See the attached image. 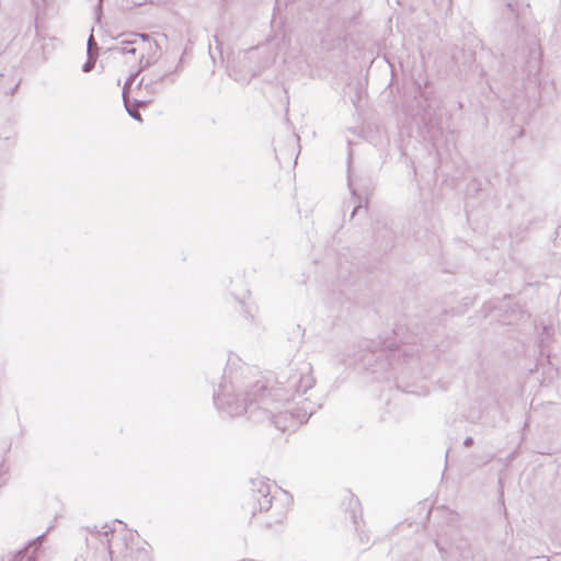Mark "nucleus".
<instances>
[{
    "mask_svg": "<svg viewBox=\"0 0 561 561\" xmlns=\"http://www.w3.org/2000/svg\"><path fill=\"white\" fill-rule=\"evenodd\" d=\"M94 48H98V44L94 41L93 36L91 35L89 41H88V55H92V50Z\"/></svg>",
    "mask_w": 561,
    "mask_h": 561,
    "instance_id": "obj_12",
    "label": "nucleus"
},
{
    "mask_svg": "<svg viewBox=\"0 0 561 561\" xmlns=\"http://www.w3.org/2000/svg\"><path fill=\"white\" fill-rule=\"evenodd\" d=\"M43 536H44V535L38 536V537L36 538V540H37V541H39V540L43 538Z\"/></svg>",
    "mask_w": 561,
    "mask_h": 561,
    "instance_id": "obj_20",
    "label": "nucleus"
},
{
    "mask_svg": "<svg viewBox=\"0 0 561 561\" xmlns=\"http://www.w3.org/2000/svg\"><path fill=\"white\" fill-rule=\"evenodd\" d=\"M534 44H535V46H537L538 45V41L536 39L534 42ZM536 53H538V56H540L539 47L531 48V54H536Z\"/></svg>",
    "mask_w": 561,
    "mask_h": 561,
    "instance_id": "obj_16",
    "label": "nucleus"
},
{
    "mask_svg": "<svg viewBox=\"0 0 561 561\" xmlns=\"http://www.w3.org/2000/svg\"><path fill=\"white\" fill-rule=\"evenodd\" d=\"M14 561H35V558L30 553L28 549H25L16 554Z\"/></svg>",
    "mask_w": 561,
    "mask_h": 561,
    "instance_id": "obj_10",
    "label": "nucleus"
},
{
    "mask_svg": "<svg viewBox=\"0 0 561 561\" xmlns=\"http://www.w3.org/2000/svg\"><path fill=\"white\" fill-rule=\"evenodd\" d=\"M152 47L158 48V44L156 42H152L148 34L131 33L128 34L125 38H122L118 45L113 48V50H116L121 54L131 55H135L137 51H140L141 62L144 58V53L146 50H151Z\"/></svg>",
    "mask_w": 561,
    "mask_h": 561,
    "instance_id": "obj_4",
    "label": "nucleus"
},
{
    "mask_svg": "<svg viewBox=\"0 0 561 561\" xmlns=\"http://www.w3.org/2000/svg\"><path fill=\"white\" fill-rule=\"evenodd\" d=\"M88 56H89L88 60L82 66V71L83 72L91 71L93 69L94 65H95V57H93V55H88Z\"/></svg>",
    "mask_w": 561,
    "mask_h": 561,
    "instance_id": "obj_11",
    "label": "nucleus"
},
{
    "mask_svg": "<svg viewBox=\"0 0 561 561\" xmlns=\"http://www.w3.org/2000/svg\"><path fill=\"white\" fill-rule=\"evenodd\" d=\"M137 75L138 73L130 75L123 87V100H124V103H126V104H127V100H128L129 88H130L131 83L134 82V80L136 79Z\"/></svg>",
    "mask_w": 561,
    "mask_h": 561,
    "instance_id": "obj_9",
    "label": "nucleus"
},
{
    "mask_svg": "<svg viewBox=\"0 0 561 561\" xmlns=\"http://www.w3.org/2000/svg\"><path fill=\"white\" fill-rule=\"evenodd\" d=\"M87 531L94 538H98L102 545L107 547L108 553L113 559V545L115 543V530L108 524L103 525L101 528L93 526L92 528L87 527Z\"/></svg>",
    "mask_w": 561,
    "mask_h": 561,
    "instance_id": "obj_5",
    "label": "nucleus"
},
{
    "mask_svg": "<svg viewBox=\"0 0 561 561\" xmlns=\"http://www.w3.org/2000/svg\"><path fill=\"white\" fill-rule=\"evenodd\" d=\"M244 317H245V319H251V320L254 319V316L250 309H244Z\"/></svg>",
    "mask_w": 561,
    "mask_h": 561,
    "instance_id": "obj_15",
    "label": "nucleus"
},
{
    "mask_svg": "<svg viewBox=\"0 0 561 561\" xmlns=\"http://www.w3.org/2000/svg\"><path fill=\"white\" fill-rule=\"evenodd\" d=\"M359 208H360V206H359V205H358V206H356V207L354 208V210H353V213H352V217L355 215V213H356Z\"/></svg>",
    "mask_w": 561,
    "mask_h": 561,
    "instance_id": "obj_18",
    "label": "nucleus"
},
{
    "mask_svg": "<svg viewBox=\"0 0 561 561\" xmlns=\"http://www.w3.org/2000/svg\"><path fill=\"white\" fill-rule=\"evenodd\" d=\"M446 561H472V551L470 547L465 542L456 550L449 551L448 556L446 557Z\"/></svg>",
    "mask_w": 561,
    "mask_h": 561,
    "instance_id": "obj_7",
    "label": "nucleus"
},
{
    "mask_svg": "<svg viewBox=\"0 0 561 561\" xmlns=\"http://www.w3.org/2000/svg\"><path fill=\"white\" fill-rule=\"evenodd\" d=\"M182 66V60L180 59L178 65L173 70H159L152 73L146 75L141 78L138 83V89L140 93L146 92L147 94L153 96L159 94L164 89V82L169 81L170 83L175 82L174 73L179 72Z\"/></svg>",
    "mask_w": 561,
    "mask_h": 561,
    "instance_id": "obj_3",
    "label": "nucleus"
},
{
    "mask_svg": "<svg viewBox=\"0 0 561 561\" xmlns=\"http://www.w3.org/2000/svg\"><path fill=\"white\" fill-rule=\"evenodd\" d=\"M232 365H234L233 358L229 357L219 391L214 396L217 409L229 416L248 413L249 419L254 422L270 420L283 431L286 426L282 420L286 419L287 411L282 409L290 401L300 398L316 382L312 366L307 362L290 368L288 374H279L278 386L271 389H267L262 380H250L248 366L243 365L232 370Z\"/></svg>",
    "mask_w": 561,
    "mask_h": 561,
    "instance_id": "obj_1",
    "label": "nucleus"
},
{
    "mask_svg": "<svg viewBox=\"0 0 561 561\" xmlns=\"http://www.w3.org/2000/svg\"><path fill=\"white\" fill-rule=\"evenodd\" d=\"M297 404L300 407L290 411V414L296 416L299 423L307 422V420L316 412V407L309 399L297 401Z\"/></svg>",
    "mask_w": 561,
    "mask_h": 561,
    "instance_id": "obj_6",
    "label": "nucleus"
},
{
    "mask_svg": "<svg viewBox=\"0 0 561 561\" xmlns=\"http://www.w3.org/2000/svg\"><path fill=\"white\" fill-rule=\"evenodd\" d=\"M149 102H150V99H149V100H146V99H137V100H135V104H134L135 108H131V107H130V105H129V100H127V104H126V103H124V105H125V107H126V110H127L128 114H129L133 118H135V119H137V121L141 122V116H140L139 112L137 111V108H138V107H142V106H146Z\"/></svg>",
    "mask_w": 561,
    "mask_h": 561,
    "instance_id": "obj_8",
    "label": "nucleus"
},
{
    "mask_svg": "<svg viewBox=\"0 0 561 561\" xmlns=\"http://www.w3.org/2000/svg\"><path fill=\"white\" fill-rule=\"evenodd\" d=\"M436 547H438L442 558L446 561V557L448 556L449 552L440 548L439 543H436Z\"/></svg>",
    "mask_w": 561,
    "mask_h": 561,
    "instance_id": "obj_14",
    "label": "nucleus"
},
{
    "mask_svg": "<svg viewBox=\"0 0 561 561\" xmlns=\"http://www.w3.org/2000/svg\"><path fill=\"white\" fill-rule=\"evenodd\" d=\"M507 7H508V9H510V10H512V11H513V5H512V3H508V4H507Z\"/></svg>",
    "mask_w": 561,
    "mask_h": 561,
    "instance_id": "obj_19",
    "label": "nucleus"
},
{
    "mask_svg": "<svg viewBox=\"0 0 561 561\" xmlns=\"http://www.w3.org/2000/svg\"><path fill=\"white\" fill-rule=\"evenodd\" d=\"M472 444H473V438L472 437L468 436L467 438H465L463 445L466 447H470V446H472Z\"/></svg>",
    "mask_w": 561,
    "mask_h": 561,
    "instance_id": "obj_13",
    "label": "nucleus"
},
{
    "mask_svg": "<svg viewBox=\"0 0 561 561\" xmlns=\"http://www.w3.org/2000/svg\"><path fill=\"white\" fill-rule=\"evenodd\" d=\"M251 499L244 505L251 516H255L256 511L266 512L272 508L274 495L271 494V483L267 479L257 477L251 480Z\"/></svg>",
    "mask_w": 561,
    "mask_h": 561,
    "instance_id": "obj_2",
    "label": "nucleus"
},
{
    "mask_svg": "<svg viewBox=\"0 0 561 561\" xmlns=\"http://www.w3.org/2000/svg\"><path fill=\"white\" fill-rule=\"evenodd\" d=\"M352 518H353V522H354L355 526L357 527V520H356V516H355L354 513L352 514Z\"/></svg>",
    "mask_w": 561,
    "mask_h": 561,
    "instance_id": "obj_17",
    "label": "nucleus"
}]
</instances>
